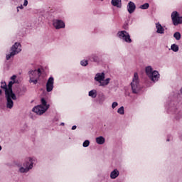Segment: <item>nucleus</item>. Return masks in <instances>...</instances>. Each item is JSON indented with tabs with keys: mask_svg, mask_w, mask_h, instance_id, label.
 <instances>
[{
	"mask_svg": "<svg viewBox=\"0 0 182 182\" xmlns=\"http://www.w3.org/2000/svg\"><path fill=\"white\" fill-rule=\"evenodd\" d=\"M110 177L113 180H114V178H117V177H119V171H117V169H114L111 172Z\"/></svg>",
	"mask_w": 182,
	"mask_h": 182,
	"instance_id": "f3484780",
	"label": "nucleus"
},
{
	"mask_svg": "<svg viewBox=\"0 0 182 182\" xmlns=\"http://www.w3.org/2000/svg\"><path fill=\"white\" fill-rule=\"evenodd\" d=\"M171 19L175 26H177V25H180L182 23V17L180 16V14L177 11L172 12Z\"/></svg>",
	"mask_w": 182,
	"mask_h": 182,
	"instance_id": "423d86ee",
	"label": "nucleus"
},
{
	"mask_svg": "<svg viewBox=\"0 0 182 182\" xmlns=\"http://www.w3.org/2000/svg\"><path fill=\"white\" fill-rule=\"evenodd\" d=\"M118 36L120 39H123L127 43H132V38H130V34L126 31H122L118 32Z\"/></svg>",
	"mask_w": 182,
	"mask_h": 182,
	"instance_id": "6e6552de",
	"label": "nucleus"
},
{
	"mask_svg": "<svg viewBox=\"0 0 182 182\" xmlns=\"http://www.w3.org/2000/svg\"><path fill=\"white\" fill-rule=\"evenodd\" d=\"M110 82V78H107L104 82H101L100 86H106Z\"/></svg>",
	"mask_w": 182,
	"mask_h": 182,
	"instance_id": "5701e85b",
	"label": "nucleus"
},
{
	"mask_svg": "<svg viewBox=\"0 0 182 182\" xmlns=\"http://www.w3.org/2000/svg\"><path fill=\"white\" fill-rule=\"evenodd\" d=\"M105 137L103 136H99L96 138V142L97 143V144H105Z\"/></svg>",
	"mask_w": 182,
	"mask_h": 182,
	"instance_id": "a211bd4d",
	"label": "nucleus"
},
{
	"mask_svg": "<svg viewBox=\"0 0 182 182\" xmlns=\"http://www.w3.org/2000/svg\"><path fill=\"white\" fill-rule=\"evenodd\" d=\"M92 60L94 62H98L99 61V57L98 56H96V55H93L92 56Z\"/></svg>",
	"mask_w": 182,
	"mask_h": 182,
	"instance_id": "cd10ccee",
	"label": "nucleus"
},
{
	"mask_svg": "<svg viewBox=\"0 0 182 182\" xmlns=\"http://www.w3.org/2000/svg\"><path fill=\"white\" fill-rule=\"evenodd\" d=\"M53 83H55V79L53 77H50L46 83L47 92H52L53 90Z\"/></svg>",
	"mask_w": 182,
	"mask_h": 182,
	"instance_id": "9b49d317",
	"label": "nucleus"
},
{
	"mask_svg": "<svg viewBox=\"0 0 182 182\" xmlns=\"http://www.w3.org/2000/svg\"><path fill=\"white\" fill-rule=\"evenodd\" d=\"M80 65L82 66H87V60H82L80 62Z\"/></svg>",
	"mask_w": 182,
	"mask_h": 182,
	"instance_id": "bb28decb",
	"label": "nucleus"
},
{
	"mask_svg": "<svg viewBox=\"0 0 182 182\" xmlns=\"http://www.w3.org/2000/svg\"><path fill=\"white\" fill-rule=\"evenodd\" d=\"M1 89L5 90V95H6V90H8V87L6 86V82H1Z\"/></svg>",
	"mask_w": 182,
	"mask_h": 182,
	"instance_id": "b1692460",
	"label": "nucleus"
},
{
	"mask_svg": "<svg viewBox=\"0 0 182 182\" xmlns=\"http://www.w3.org/2000/svg\"><path fill=\"white\" fill-rule=\"evenodd\" d=\"M131 87L132 93L137 95L140 90V80L139 79V74L137 73H134L132 81L131 82Z\"/></svg>",
	"mask_w": 182,
	"mask_h": 182,
	"instance_id": "f03ea898",
	"label": "nucleus"
},
{
	"mask_svg": "<svg viewBox=\"0 0 182 182\" xmlns=\"http://www.w3.org/2000/svg\"><path fill=\"white\" fill-rule=\"evenodd\" d=\"M15 83V81H10L8 85V90H6V95H15L12 91V86Z\"/></svg>",
	"mask_w": 182,
	"mask_h": 182,
	"instance_id": "ddd939ff",
	"label": "nucleus"
},
{
	"mask_svg": "<svg viewBox=\"0 0 182 182\" xmlns=\"http://www.w3.org/2000/svg\"><path fill=\"white\" fill-rule=\"evenodd\" d=\"M6 99L7 100L6 107L8 109H12L14 107L13 100H16V95L15 94H6Z\"/></svg>",
	"mask_w": 182,
	"mask_h": 182,
	"instance_id": "0eeeda50",
	"label": "nucleus"
},
{
	"mask_svg": "<svg viewBox=\"0 0 182 182\" xmlns=\"http://www.w3.org/2000/svg\"><path fill=\"white\" fill-rule=\"evenodd\" d=\"M118 105H119V104L117 102H114L112 103V109H115V107H117Z\"/></svg>",
	"mask_w": 182,
	"mask_h": 182,
	"instance_id": "c85d7f7f",
	"label": "nucleus"
},
{
	"mask_svg": "<svg viewBox=\"0 0 182 182\" xmlns=\"http://www.w3.org/2000/svg\"><path fill=\"white\" fill-rule=\"evenodd\" d=\"M156 28L157 29L156 31L157 33H161V34L164 33V28H163V26H161V24H160L159 23H156Z\"/></svg>",
	"mask_w": 182,
	"mask_h": 182,
	"instance_id": "2eb2a0df",
	"label": "nucleus"
},
{
	"mask_svg": "<svg viewBox=\"0 0 182 182\" xmlns=\"http://www.w3.org/2000/svg\"><path fill=\"white\" fill-rule=\"evenodd\" d=\"M95 80H96V82L102 83V82L105 80V73H97L95 77Z\"/></svg>",
	"mask_w": 182,
	"mask_h": 182,
	"instance_id": "4468645a",
	"label": "nucleus"
},
{
	"mask_svg": "<svg viewBox=\"0 0 182 182\" xmlns=\"http://www.w3.org/2000/svg\"><path fill=\"white\" fill-rule=\"evenodd\" d=\"M145 72L147 76L152 80V82H157L160 78V74H159L158 71H153V68L151 66H148L145 69Z\"/></svg>",
	"mask_w": 182,
	"mask_h": 182,
	"instance_id": "20e7f679",
	"label": "nucleus"
},
{
	"mask_svg": "<svg viewBox=\"0 0 182 182\" xmlns=\"http://www.w3.org/2000/svg\"><path fill=\"white\" fill-rule=\"evenodd\" d=\"M117 113L119 114H124V107H121L120 108L118 109Z\"/></svg>",
	"mask_w": 182,
	"mask_h": 182,
	"instance_id": "393cba45",
	"label": "nucleus"
},
{
	"mask_svg": "<svg viewBox=\"0 0 182 182\" xmlns=\"http://www.w3.org/2000/svg\"><path fill=\"white\" fill-rule=\"evenodd\" d=\"M53 26L55 29H63L65 28V22L62 20L55 19L53 21Z\"/></svg>",
	"mask_w": 182,
	"mask_h": 182,
	"instance_id": "9d476101",
	"label": "nucleus"
},
{
	"mask_svg": "<svg viewBox=\"0 0 182 182\" xmlns=\"http://www.w3.org/2000/svg\"><path fill=\"white\" fill-rule=\"evenodd\" d=\"M11 52L10 54L7 55L6 57V60H9L11 58L15 56V55H18V53L22 50V49H21V43H15L14 45L11 47Z\"/></svg>",
	"mask_w": 182,
	"mask_h": 182,
	"instance_id": "39448f33",
	"label": "nucleus"
},
{
	"mask_svg": "<svg viewBox=\"0 0 182 182\" xmlns=\"http://www.w3.org/2000/svg\"><path fill=\"white\" fill-rule=\"evenodd\" d=\"M0 95H2V90H0Z\"/></svg>",
	"mask_w": 182,
	"mask_h": 182,
	"instance_id": "72a5a7b5",
	"label": "nucleus"
},
{
	"mask_svg": "<svg viewBox=\"0 0 182 182\" xmlns=\"http://www.w3.org/2000/svg\"><path fill=\"white\" fill-rule=\"evenodd\" d=\"M28 74L30 77V83L36 85V83H38V80H39V78L42 75V71H41V69L38 68V70H30Z\"/></svg>",
	"mask_w": 182,
	"mask_h": 182,
	"instance_id": "7ed1b4c3",
	"label": "nucleus"
},
{
	"mask_svg": "<svg viewBox=\"0 0 182 182\" xmlns=\"http://www.w3.org/2000/svg\"><path fill=\"white\" fill-rule=\"evenodd\" d=\"M111 4L112 6H116L117 8H122V0H112Z\"/></svg>",
	"mask_w": 182,
	"mask_h": 182,
	"instance_id": "dca6fc26",
	"label": "nucleus"
},
{
	"mask_svg": "<svg viewBox=\"0 0 182 182\" xmlns=\"http://www.w3.org/2000/svg\"><path fill=\"white\" fill-rule=\"evenodd\" d=\"M77 127L76 125L73 126L72 130H76Z\"/></svg>",
	"mask_w": 182,
	"mask_h": 182,
	"instance_id": "473e14b6",
	"label": "nucleus"
},
{
	"mask_svg": "<svg viewBox=\"0 0 182 182\" xmlns=\"http://www.w3.org/2000/svg\"><path fill=\"white\" fill-rule=\"evenodd\" d=\"M89 144H90V141H89V140H85L83 142L82 146L83 147H89Z\"/></svg>",
	"mask_w": 182,
	"mask_h": 182,
	"instance_id": "a878e982",
	"label": "nucleus"
},
{
	"mask_svg": "<svg viewBox=\"0 0 182 182\" xmlns=\"http://www.w3.org/2000/svg\"><path fill=\"white\" fill-rule=\"evenodd\" d=\"M1 150H2V146H0V151H1Z\"/></svg>",
	"mask_w": 182,
	"mask_h": 182,
	"instance_id": "f704fd0d",
	"label": "nucleus"
},
{
	"mask_svg": "<svg viewBox=\"0 0 182 182\" xmlns=\"http://www.w3.org/2000/svg\"><path fill=\"white\" fill-rule=\"evenodd\" d=\"M19 9H23V6H20L17 7V12H19Z\"/></svg>",
	"mask_w": 182,
	"mask_h": 182,
	"instance_id": "c756f323",
	"label": "nucleus"
},
{
	"mask_svg": "<svg viewBox=\"0 0 182 182\" xmlns=\"http://www.w3.org/2000/svg\"><path fill=\"white\" fill-rule=\"evenodd\" d=\"M127 11L129 14H133L136 11V4L133 1H129L127 5Z\"/></svg>",
	"mask_w": 182,
	"mask_h": 182,
	"instance_id": "f8f14e48",
	"label": "nucleus"
},
{
	"mask_svg": "<svg viewBox=\"0 0 182 182\" xmlns=\"http://www.w3.org/2000/svg\"><path fill=\"white\" fill-rule=\"evenodd\" d=\"M29 161L31 162V164H29V162H26V164H24V167H21L19 169L20 173H28L32 167H33V159L31 158H29Z\"/></svg>",
	"mask_w": 182,
	"mask_h": 182,
	"instance_id": "1a4fd4ad",
	"label": "nucleus"
},
{
	"mask_svg": "<svg viewBox=\"0 0 182 182\" xmlns=\"http://www.w3.org/2000/svg\"><path fill=\"white\" fill-rule=\"evenodd\" d=\"M23 6H28V0H24Z\"/></svg>",
	"mask_w": 182,
	"mask_h": 182,
	"instance_id": "7c9ffc66",
	"label": "nucleus"
},
{
	"mask_svg": "<svg viewBox=\"0 0 182 182\" xmlns=\"http://www.w3.org/2000/svg\"><path fill=\"white\" fill-rule=\"evenodd\" d=\"M11 80H15V79H16V75H13L11 77Z\"/></svg>",
	"mask_w": 182,
	"mask_h": 182,
	"instance_id": "2f4dec72",
	"label": "nucleus"
},
{
	"mask_svg": "<svg viewBox=\"0 0 182 182\" xmlns=\"http://www.w3.org/2000/svg\"><path fill=\"white\" fill-rule=\"evenodd\" d=\"M49 109V105H48V102L45 100V98L41 99V105H37L36 107H34L33 108V112L34 113H36V114H39L40 116L41 114H43L46 110Z\"/></svg>",
	"mask_w": 182,
	"mask_h": 182,
	"instance_id": "f257e3e1",
	"label": "nucleus"
},
{
	"mask_svg": "<svg viewBox=\"0 0 182 182\" xmlns=\"http://www.w3.org/2000/svg\"><path fill=\"white\" fill-rule=\"evenodd\" d=\"M173 38H175L176 41H180V39H181V34L180 33V32H176L173 34Z\"/></svg>",
	"mask_w": 182,
	"mask_h": 182,
	"instance_id": "aec40b11",
	"label": "nucleus"
},
{
	"mask_svg": "<svg viewBox=\"0 0 182 182\" xmlns=\"http://www.w3.org/2000/svg\"><path fill=\"white\" fill-rule=\"evenodd\" d=\"M171 49L173 51V52H178V46L176 45V44H173L171 46Z\"/></svg>",
	"mask_w": 182,
	"mask_h": 182,
	"instance_id": "412c9836",
	"label": "nucleus"
},
{
	"mask_svg": "<svg viewBox=\"0 0 182 182\" xmlns=\"http://www.w3.org/2000/svg\"><path fill=\"white\" fill-rule=\"evenodd\" d=\"M89 96H90V97H93L95 99V97H96V96H97V93L96 90H92L90 91Z\"/></svg>",
	"mask_w": 182,
	"mask_h": 182,
	"instance_id": "6ab92c4d",
	"label": "nucleus"
},
{
	"mask_svg": "<svg viewBox=\"0 0 182 182\" xmlns=\"http://www.w3.org/2000/svg\"><path fill=\"white\" fill-rule=\"evenodd\" d=\"M149 6H150V5L149 4V3H145L142 5H141L139 8L141 9H149Z\"/></svg>",
	"mask_w": 182,
	"mask_h": 182,
	"instance_id": "4be33fe9",
	"label": "nucleus"
}]
</instances>
